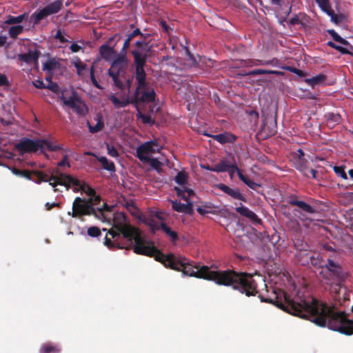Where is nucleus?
I'll list each match as a JSON object with an SVG mask.
<instances>
[{
	"instance_id": "1",
	"label": "nucleus",
	"mask_w": 353,
	"mask_h": 353,
	"mask_svg": "<svg viewBox=\"0 0 353 353\" xmlns=\"http://www.w3.org/2000/svg\"><path fill=\"white\" fill-rule=\"evenodd\" d=\"M172 270L182 272L183 274L214 281L219 285L231 286L246 296H255L258 293L257 283L253 276L233 270H210L206 265L200 267L181 256H177Z\"/></svg>"
},
{
	"instance_id": "2",
	"label": "nucleus",
	"mask_w": 353,
	"mask_h": 353,
	"mask_svg": "<svg viewBox=\"0 0 353 353\" xmlns=\"http://www.w3.org/2000/svg\"><path fill=\"white\" fill-rule=\"evenodd\" d=\"M112 221L113 228L108 231L110 237L106 235L104 239L108 248L129 250L142 236L139 229L130 225L124 212L114 213Z\"/></svg>"
},
{
	"instance_id": "3",
	"label": "nucleus",
	"mask_w": 353,
	"mask_h": 353,
	"mask_svg": "<svg viewBox=\"0 0 353 353\" xmlns=\"http://www.w3.org/2000/svg\"><path fill=\"white\" fill-rule=\"evenodd\" d=\"M145 239L141 236L131 248L134 252L137 254L145 255L150 257H154L157 261L164 265L166 268H172L176 259V256L173 254L165 255L153 243L151 245H145Z\"/></svg>"
},
{
	"instance_id": "4",
	"label": "nucleus",
	"mask_w": 353,
	"mask_h": 353,
	"mask_svg": "<svg viewBox=\"0 0 353 353\" xmlns=\"http://www.w3.org/2000/svg\"><path fill=\"white\" fill-rule=\"evenodd\" d=\"M128 63L129 59L127 56L117 54L108 71L114 85L120 90H123L125 88L123 79H125Z\"/></svg>"
},
{
	"instance_id": "5",
	"label": "nucleus",
	"mask_w": 353,
	"mask_h": 353,
	"mask_svg": "<svg viewBox=\"0 0 353 353\" xmlns=\"http://www.w3.org/2000/svg\"><path fill=\"white\" fill-rule=\"evenodd\" d=\"M57 174H52L49 176L45 172H37V174L39 176V181H48L49 184L53 187L54 192H58L59 190L56 188L58 185H64L66 190H68L70 188L71 185L74 187H79L83 185V183L78 179L74 178L72 176L63 173H59L57 170Z\"/></svg>"
},
{
	"instance_id": "6",
	"label": "nucleus",
	"mask_w": 353,
	"mask_h": 353,
	"mask_svg": "<svg viewBox=\"0 0 353 353\" xmlns=\"http://www.w3.org/2000/svg\"><path fill=\"white\" fill-rule=\"evenodd\" d=\"M320 275L326 281L327 284L335 285L339 289L344 279L342 268L330 258L323 265Z\"/></svg>"
},
{
	"instance_id": "7",
	"label": "nucleus",
	"mask_w": 353,
	"mask_h": 353,
	"mask_svg": "<svg viewBox=\"0 0 353 353\" xmlns=\"http://www.w3.org/2000/svg\"><path fill=\"white\" fill-rule=\"evenodd\" d=\"M133 57L134 64L135 65V79L137 81V90L143 88L145 86L146 73L144 69L148 59L151 54H142L137 51H130Z\"/></svg>"
},
{
	"instance_id": "8",
	"label": "nucleus",
	"mask_w": 353,
	"mask_h": 353,
	"mask_svg": "<svg viewBox=\"0 0 353 353\" xmlns=\"http://www.w3.org/2000/svg\"><path fill=\"white\" fill-rule=\"evenodd\" d=\"M68 215L72 216L73 218L81 217L85 215H94L99 217V214H96L92 204L88 202L86 199H82L79 196L75 198L72 203V212H68Z\"/></svg>"
},
{
	"instance_id": "9",
	"label": "nucleus",
	"mask_w": 353,
	"mask_h": 353,
	"mask_svg": "<svg viewBox=\"0 0 353 353\" xmlns=\"http://www.w3.org/2000/svg\"><path fill=\"white\" fill-rule=\"evenodd\" d=\"M63 8V1L55 0L42 9L34 12L32 17L34 18V24H37L41 20L52 14L58 13Z\"/></svg>"
},
{
	"instance_id": "10",
	"label": "nucleus",
	"mask_w": 353,
	"mask_h": 353,
	"mask_svg": "<svg viewBox=\"0 0 353 353\" xmlns=\"http://www.w3.org/2000/svg\"><path fill=\"white\" fill-rule=\"evenodd\" d=\"M64 105L73 110L79 117H85L88 112V107L74 91L71 93L68 100L64 101Z\"/></svg>"
},
{
	"instance_id": "11",
	"label": "nucleus",
	"mask_w": 353,
	"mask_h": 353,
	"mask_svg": "<svg viewBox=\"0 0 353 353\" xmlns=\"http://www.w3.org/2000/svg\"><path fill=\"white\" fill-rule=\"evenodd\" d=\"M64 105L73 110L79 117H85L88 112V107L74 91L71 93L68 100L64 101Z\"/></svg>"
},
{
	"instance_id": "12",
	"label": "nucleus",
	"mask_w": 353,
	"mask_h": 353,
	"mask_svg": "<svg viewBox=\"0 0 353 353\" xmlns=\"http://www.w3.org/2000/svg\"><path fill=\"white\" fill-rule=\"evenodd\" d=\"M156 99V93L153 88L145 84L143 88L137 90L136 88L134 99L131 101V103L137 105L140 103H149L154 102Z\"/></svg>"
},
{
	"instance_id": "13",
	"label": "nucleus",
	"mask_w": 353,
	"mask_h": 353,
	"mask_svg": "<svg viewBox=\"0 0 353 353\" xmlns=\"http://www.w3.org/2000/svg\"><path fill=\"white\" fill-rule=\"evenodd\" d=\"M39 139L33 140L28 138H23L16 144V149L21 153L35 152L39 150Z\"/></svg>"
},
{
	"instance_id": "14",
	"label": "nucleus",
	"mask_w": 353,
	"mask_h": 353,
	"mask_svg": "<svg viewBox=\"0 0 353 353\" xmlns=\"http://www.w3.org/2000/svg\"><path fill=\"white\" fill-rule=\"evenodd\" d=\"M139 36L140 39L132 44V48L130 51H137L142 54H151L152 46H150L148 41L150 34H143L141 32Z\"/></svg>"
},
{
	"instance_id": "15",
	"label": "nucleus",
	"mask_w": 353,
	"mask_h": 353,
	"mask_svg": "<svg viewBox=\"0 0 353 353\" xmlns=\"http://www.w3.org/2000/svg\"><path fill=\"white\" fill-rule=\"evenodd\" d=\"M137 157L141 161L143 157H148L147 154L159 152V146L156 141H150L141 144L137 148Z\"/></svg>"
},
{
	"instance_id": "16",
	"label": "nucleus",
	"mask_w": 353,
	"mask_h": 353,
	"mask_svg": "<svg viewBox=\"0 0 353 353\" xmlns=\"http://www.w3.org/2000/svg\"><path fill=\"white\" fill-rule=\"evenodd\" d=\"M219 190H221L226 194L230 196L232 198L239 199L241 201L246 202L247 199L245 196L241 194L238 188L232 189L224 183H219L217 185Z\"/></svg>"
},
{
	"instance_id": "17",
	"label": "nucleus",
	"mask_w": 353,
	"mask_h": 353,
	"mask_svg": "<svg viewBox=\"0 0 353 353\" xmlns=\"http://www.w3.org/2000/svg\"><path fill=\"white\" fill-rule=\"evenodd\" d=\"M12 172L19 176L26 178L28 180L33 181L37 183H40L41 182H44L43 181H39V176H37V172H43L42 171L34 170L29 171L26 170H19L17 168H14L12 170Z\"/></svg>"
},
{
	"instance_id": "18",
	"label": "nucleus",
	"mask_w": 353,
	"mask_h": 353,
	"mask_svg": "<svg viewBox=\"0 0 353 353\" xmlns=\"http://www.w3.org/2000/svg\"><path fill=\"white\" fill-rule=\"evenodd\" d=\"M39 55L40 52L39 50H34L32 51L29 50L27 53L18 54L17 58L20 61L25 62L28 64L32 63L37 64Z\"/></svg>"
},
{
	"instance_id": "19",
	"label": "nucleus",
	"mask_w": 353,
	"mask_h": 353,
	"mask_svg": "<svg viewBox=\"0 0 353 353\" xmlns=\"http://www.w3.org/2000/svg\"><path fill=\"white\" fill-rule=\"evenodd\" d=\"M235 211L241 216L248 218L252 223H261V220L258 216L244 205H241V206L235 208Z\"/></svg>"
},
{
	"instance_id": "20",
	"label": "nucleus",
	"mask_w": 353,
	"mask_h": 353,
	"mask_svg": "<svg viewBox=\"0 0 353 353\" xmlns=\"http://www.w3.org/2000/svg\"><path fill=\"white\" fill-rule=\"evenodd\" d=\"M101 196L96 195V194L87 199L88 202L89 201V203L92 204V207L94 209L96 214L98 212L101 215L103 216V212L110 211V207L107 205L106 203H104L101 208L97 206L101 202Z\"/></svg>"
},
{
	"instance_id": "21",
	"label": "nucleus",
	"mask_w": 353,
	"mask_h": 353,
	"mask_svg": "<svg viewBox=\"0 0 353 353\" xmlns=\"http://www.w3.org/2000/svg\"><path fill=\"white\" fill-rule=\"evenodd\" d=\"M116 45L117 41L112 46H109L108 44H103L99 47V53L104 60L109 61L116 54V50H114Z\"/></svg>"
},
{
	"instance_id": "22",
	"label": "nucleus",
	"mask_w": 353,
	"mask_h": 353,
	"mask_svg": "<svg viewBox=\"0 0 353 353\" xmlns=\"http://www.w3.org/2000/svg\"><path fill=\"white\" fill-rule=\"evenodd\" d=\"M236 166V165H232L227 162V161L222 159L219 163L215 164L212 169L213 172H228L230 174L236 172V170L233 169V167Z\"/></svg>"
},
{
	"instance_id": "23",
	"label": "nucleus",
	"mask_w": 353,
	"mask_h": 353,
	"mask_svg": "<svg viewBox=\"0 0 353 353\" xmlns=\"http://www.w3.org/2000/svg\"><path fill=\"white\" fill-rule=\"evenodd\" d=\"M233 169L236 170L240 180L242 181L245 185H247L250 189L257 191V189L261 187V184L255 183L248 176L244 175L242 171L237 166L233 167Z\"/></svg>"
},
{
	"instance_id": "24",
	"label": "nucleus",
	"mask_w": 353,
	"mask_h": 353,
	"mask_svg": "<svg viewBox=\"0 0 353 353\" xmlns=\"http://www.w3.org/2000/svg\"><path fill=\"white\" fill-rule=\"evenodd\" d=\"M203 134L206 137H212L214 140H216L221 144L231 143L235 140L234 136L228 133H221L215 135H211L208 133H204Z\"/></svg>"
},
{
	"instance_id": "25",
	"label": "nucleus",
	"mask_w": 353,
	"mask_h": 353,
	"mask_svg": "<svg viewBox=\"0 0 353 353\" xmlns=\"http://www.w3.org/2000/svg\"><path fill=\"white\" fill-rule=\"evenodd\" d=\"M172 209L178 212H185L190 214L192 212V203L187 202L188 203H181L177 201H171Z\"/></svg>"
},
{
	"instance_id": "26",
	"label": "nucleus",
	"mask_w": 353,
	"mask_h": 353,
	"mask_svg": "<svg viewBox=\"0 0 353 353\" xmlns=\"http://www.w3.org/2000/svg\"><path fill=\"white\" fill-rule=\"evenodd\" d=\"M61 351L60 346L52 343H45L39 349V353H60Z\"/></svg>"
},
{
	"instance_id": "27",
	"label": "nucleus",
	"mask_w": 353,
	"mask_h": 353,
	"mask_svg": "<svg viewBox=\"0 0 353 353\" xmlns=\"http://www.w3.org/2000/svg\"><path fill=\"white\" fill-rule=\"evenodd\" d=\"M141 161L148 163L158 173H161L162 172L161 167L163 163L160 162L157 158L143 157V159H141Z\"/></svg>"
},
{
	"instance_id": "28",
	"label": "nucleus",
	"mask_w": 353,
	"mask_h": 353,
	"mask_svg": "<svg viewBox=\"0 0 353 353\" xmlns=\"http://www.w3.org/2000/svg\"><path fill=\"white\" fill-rule=\"evenodd\" d=\"M324 117L327 123L332 126L339 124L341 121V116L339 113L327 112Z\"/></svg>"
},
{
	"instance_id": "29",
	"label": "nucleus",
	"mask_w": 353,
	"mask_h": 353,
	"mask_svg": "<svg viewBox=\"0 0 353 353\" xmlns=\"http://www.w3.org/2000/svg\"><path fill=\"white\" fill-rule=\"evenodd\" d=\"M95 157L101 163L103 169L111 172H114L116 171L114 163L112 161H109L105 157Z\"/></svg>"
},
{
	"instance_id": "30",
	"label": "nucleus",
	"mask_w": 353,
	"mask_h": 353,
	"mask_svg": "<svg viewBox=\"0 0 353 353\" xmlns=\"http://www.w3.org/2000/svg\"><path fill=\"white\" fill-rule=\"evenodd\" d=\"M39 145L41 147H39V150L41 152H43L45 150L48 151H57L60 149V147L57 145L52 144L51 142L46 140V139H39Z\"/></svg>"
},
{
	"instance_id": "31",
	"label": "nucleus",
	"mask_w": 353,
	"mask_h": 353,
	"mask_svg": "<svg viewBox=\"0 0 353 353\" xmlns=\"http://www.w3.org/2000/svg\"><path fill=\"white\" fill-rule=\"evenodd\" d=\"M294 168L301 172L304 176H308L307 171L309 170L307 166V161L306 159L295 160Z\"/></svg>"
},
{
	"instance_id": "32",
	"label": "nucleus",
	"mask_w": 353,
	"mask_h": 353,
	"mask_svg": "<svg viewBox=\"0 0 353 353\" xmlns=\"http://www.w3.org/2000/svg\"><path fill=\"white\" fill-rule=\"evenodd\" d=\"M161 228L170 238V241L172 243H175L178 240L179 236L177 232L172 230L165 223H161Z\"/></svg>"
},
{
	"instance_id": "33",
	"label": "nucleus",
	"mask_w": 353,
	"mask_h": 353,
	"mask_svg": "<svg viewBox=\"0 0 353 353\" xmlns=\"http://www.w3.org/2000/svg\"><path fill=\"white\" fill-rule=\"evenodd\" d=\"M274 74L277 75H281L283 74V72L276 71V70H264V69H255L253 70L250 71L247 74L248 75H259V74Z\"/></svg>"
},
{
	"instance_id": "34",
	"label": "nucleus",
	"mask_w": 353,
	"mask_h": 353,
	"mask_svg": "<svg viewBox=\"0 0 353 353\" xmlns=\"http://www.w3.org/2000/svg\"><path fill=\"white\" fill-rule=\"evenodd\" d=\"M326 79V76L323 74H319L315 77H313L310 79H306V83L311 85L312 86H314L316 85H319L322 83Z\"/></svg>"
},
{
	"instance_id": "35",
	"label": "nucleus",
	"mask_w": 353,
	"mask_h": 353,
	"mask_svg": "<svg viewBox=\"0 0 353 353\" xmlns=\"http://www.w3.org/2000/svg\"><path fill=\"white\" fill-rule=\"evenodd\" d=\"M109 99L114 104L115 108H123L131 103L128 99L121 101L114 95H110Z\"/></svg>"
},
{
	"instance_id": "36",
	"label": "nucleus",
	"mask_w": 353,
	"mask_h": 353,
	"mask_svg": "<svg viewBox=\"0 0 353 353\" xmlns=\"http://www.w3.org/2000/svg\"><path fill=\"white\" fill-rule=\"evenodd\" d=\"M26 17V13H23V14H20L17 17L8 15L7 17V19L5 21V23L9 24V25L18 24V23L23 22V21L25 19Z\"/></svg>"
},
{
	"instance_id": "37",
	"label": "nucleus",
	"mask_w": 353,
	"mask_h": 353,
	"mask_svg": "<svg viewBox=\"0 0 353 353\" xmlns=\"http://www.w3.org/2000/svg\"><path fill=\"white\" fill-rule=\"evenodd\" d=\"M294 203L296 205V206L299 207L300 209H301L303 211L310 213V214H314L316 210L314 207L311 206L310 205L307 204V203L300 201L299 202H294Z\"/></svg>"
},
{
	"instance_id": "38",
	"label": "nucleus",
	"mask_w": 353,
	"mask_h": 353,
	"mask_svg": "<svg viewBox=\"0 0 353 353\" xmlns=\"http://www.w3.org/2000/svg\"><path fill=\"white\" fill-rule=\"evenodd\" d=\"M23 31V27L21 25L11 26L8 30V34L12 39H16L18 35Z\"/></svg>"
},
{
	"instance_id": "39",
	"label": "nucleus",
	"mask_w": 353,
	"mask_h": 353,
	"mask_svg": "<svg viewBox=\"0 0 353 353\" xmlns=\"http://www.w3.org/2000/svg\"><path fill=\"white\" fill-rule=\"evenodd\" d=\"M59 65V63L54 59H50L43 63V70L51 72Z\"/></svg>"
},
{
	"instance_id": "40",
	"label": "nucleus",
	"mask_w": 353,
	"mask_h": 353,
	"mask_svg": "<svg viewBox=\"0 0 353 353\" xmlns=\"http://www.w3.org/2000/svg\"><path fill=\"white\" fill-rule=\"evenodd\" d=\"M328 33L332 36L335 41L339 42L344 46L348 45V41L341 37L337 32H335L334 30H329Z\"/></svg>"
},
{
	"instance_id": "41",
	"label": "nucleus",
	"mask_w": 353,
	"mask_h": 353,
	"mask_svg": "<svg viewBox=\"0 0 353 353\" xmlns=\"http://www.w3.org/2000/svg\"><path fill=\"white\" fill-rule=\"evenodd\" d=\"M88 124L89 131L91 133H97L101 131L104 127V123L103 121L101 119H99V121H97V124L94 126H92L89 122H88Z\"/></svg>"
},
{
	"instance_id": "42",
	"label": "nucleus",
	"mask_w": 353,
	"mask_h": 353,
	"mask_svg": "<svg viewBox=\"0 0 353 353\" xmlns=\"http://www.w3.org/2000/svg\"><path fill=\"white\" fill-rule=\"evenodd\" d=\"M310 261L314 268H321L323 269L324 264L321 258L312 255L310 256Z\"/></svg>"
},
{
	"instance_id": "43",
	"label": "nucleus",
	"mask_w": 353,
	"mask_h": 353,
	"mask_svg": "<svg viewBox=\"0 0 353 353\" xmlns=\"http://www.w3.org/2000/svg\"><path fill=\"white\" fill-rule=\"evenodd\" d=\"M345 167L344 165L334 166L333 170L338 176H340L342 179L346 180L348 177L346 172H345Z\"/></svg>"
},
{
	"instance_id": "44",
	"label": "nucleus",
	"mask_w": 353,
	"mask_h": 353,
	"mask_svg": "<svg viewBox=\"0 0 353 353\" xmlns=\"http://www.w3.org/2000/svg\"><path fill=\"white\" fill-rule=\"evenodd\" d=\"M73 65L77 68V73L78 76H81L83 71L86 68V65L83 63L79 58L73 63Z\"/></svg>"
},
{
	"instance_id": "45",
	"label": "nucleus",
	"mask_w": 353,
	"mask_h": 353,
	"mask_svg": "<svg viewBox=\"0 0 353 353\" xmlns=\"http://www.w3.org/2000/svg\"><path fill=\"white\" fill-rule=\"evenodd\" d=\"M145 223L150 228L152 234H154L157 230H161V223H159L154 219H150Z\"/></svg>"
},
{
	"instance_id": "46",
	"label": "nucleus",
	"mask_w": 353,
	"mask_h": 353,
	"mask_svg": "<svg viewBox=\"0 0 353 353\" xmlns=\"http://www.w3.org/2000/svg\"><path fill=\"white\" fill-rule=\"evenodd\" d=\"M188 176L183 172H179L175 176V182L179 185H185L187 183Z\"/></svg>"
},
{
	"instance_id": "47",
	"label": "nucleus",
	"mask_w": 353,
	"mask_h": 353,
	"mask_svg": "<svg viewBox=\"0 0 353 353\" xmlns=\"http://www.w3.org/2000/svg\"><path fill=\"white\" fill-rule=\"evenodd\" d=\"M88 234L91 237H98L101 234V230L97 226H91L88 229Z\"/></svg>"
},
{
	"instance_id": "48",
	"label": "nucleus",
	"mask_w": 353,
	"mask_h": 353,
	"mask_svg": "<svg viewBox=\"0 0 353 353\" xmlns=\"http://www.w3.org/2000/svg\"><path fill=\"white\" fill-rule=\"evenodd\" d=\"M81 191L85 192L89 196L96 194L95 190L85 182H83V185L81 186Z\"/></svg>"
},
{
	"instance_id": "49",
	"label": "nucleus",
	"mask_w": 353,
	"mask_h": 353,
	"mask_svg": "<svg viewBox=\"0 0 353 353\" xmlns=\"http://www.w3.org/2000/svg\"><path fill=\"white\" fill-rule=\"evenodd\" d=\"M138 117L141 119L143 123L152 125L154 123V121L152 120L151 117L148 114L139 113Z\"/></svg>"
},
{
	"instance_id": "50",
	"label": "nucleus",
	"mask_w": 353,
	"mask_h": 353,
	"mask_svg": "<svg viewBox=\"0 0 353 353\" xmlns=\"http://www.w3.org/2000/svg\"><path fill=\"white\" fill-rule=\"evenodd\" d=\"M121 35L120 34H114L112 37H110L106 43L105 44H108L109 46H112L114 43L117 41V43L118 41L121 39Z\"/></svg>"
},
{
	"instance_id": "51",
	"label": "nucleus",
	"mask_w": 353,
	"mask_h": 353,
	"mask_svg": "<svg viewBox=\"0 0 353 353\" xmlns=\"http://www.w3.org/2000/svg\"><path fill=\"white\" fill-rule=\"evenodd\" d=\"M130 46V41H129L128 39H125L123 47L118 54L121 56H127L128 50L129 49Z\"/></svg>"
},
{
	"instance_id": "52",
	"label": "nucleus",
	"mask_w": 353,
	"mask_h": 353,
	"mask_svg": "<svg viewBox=\"0 0 353 353\" xmlns=\"http://www.w3.org/2000/svg\"><path fill=\"white\" fill-rule=\"evenodd\" d=\"M174 190L176 191L177 196L181 197L182 199L188 202V198L185 194V188H184V190H182L179 188L175 187Z\"/></svg>"
},
{
	"instance_id": "53",
	"label": "nucleus",
	"mask_w": 353,
	"mask_h": 353,
	"mask_svg": "<svg viewBox=\"0 0 353 353\" xmlns=\"http://www.w3.org/2000/svg\"><path fill=\"white\" fill-rule=\"evenodd\" d=\"M107 150H108V154L112 157H119V152L112 145H110V144L106 145Z\"/></svg>"
},
{
	"instance_id": "54",
	"label": "nucleus",
	"mask_w": 353,
	"mask_h": 353,
	"mask_svg": "<svg viewBox=\"0 0 353 353\" xmlns=\"http://www.w3.org/2000/svg\"><path fill=\"white\" fill-rule=\"evenodd\" d=\"M141 34V30L139 28H136L135 30H134L132 32H130L129 34H128L126 35V39H128L129 41H132V40L139 36V34Z\"/></svg>"
},
{
	"instance_id": "55",
	"label": "nucleus",
	"mask_w": 353,
	"mask_h": 353,
	"mask_svg": "<svg viewBox=\"0 0 353 353\" xmlns=\"http://www.w3.org/2000/svg\"><path fill=\"white\" fill-rule=\"evenodd\" d=\"M46 88L49 89L50 90L52 91L54 93L58 94L59 92V86L57 83L50 81V83L48 86H46Z\"/></svg>"
},
{
	"instance_id": "56",
	"label": "nucleus",
	"mask_w": 353,
	"mask_h": 353,
	"mask_svg": "<svg viewBox=\"0 0 353 353\" xmlns=\"http://www.w3.org/2000/svg\"><path fill=\"white\" fill-rule=\"evenodd\" d=\"M316 2L322 10H325L327 7H330L329 0H316Z\"/></svg>"
},
{
	"instance_id": "57",
	"label": "nucleus",
	"mask_w": 353,
	"mask_h": 353,
	"mask_svg": "<svg viewBox=\"0 0 353 353\" xmlns=\"http://www.w3.org/2000/svg\"><path fill=\"white\" fill-rule=\"evenodd\" d=\"M281 68L283 69H285L291 72H293L299 76H302L303 75V71L299 70V69H297L294 67H291V66H288L286 68H284V67H281Z\"/></svg>"
},
{
	"instance_id": "58",
	"label": "nucleus",
	"mask_w": 353,
	"mask_h": 353,
	"mask_svg": "<svg viewBox=\"0 0 353 353\" xmlns=\"http://www.w3.org/2000/svg\"><path fill=\"white\" fill-rule=\"evenodd\" d=\"M54 37L58 39L61 43H66V42H68V40L66 39L63 34H62V32L61 31V30H58L56 32V34L54 36Z\"/></svg>"
},
{
	"instance_id": "59",
	"label": "nucleus",
	"mask_w": 353,
	"mask_h": 353,
	"mask_svg": "<svg viewBox=\"0 0 353 353\" xmlns=\"http://www.w3.org/2000/svg\"><path fill=\"white\" fill-rule=\"evenodd\" d=\"M90 79L92 82V83L97 87L100 88L95 77H94V66H92L90 68Z\"/></svg>"
},
{
	"instance_id": "60",
	"label": "nucleus",
	"mask_w": 353,
	"mask_h": 353,
	"mask_svg": "<svg viewBox=\"0 0 353 353\" xmlns=\"http://www.w3.org/2000/svg\"><path fill=\"white\" fill-rule=\"evenodd\" d=\"M46 209L47 210H50L54 207L61 208V203H49L47 202L45 205Z\"/></svg>"
},
{
	"instance_id": "61",
	"label": "nucleus",
	"mask_w": 353,
	"mask_h": 353,
	"mask_svg": "<svg viewBox=\"0 0 353 353\" xmlns=\"http://www.w3.org/2000/svg\"><path fill=\"white\" fill-rule=\"evenodd\" d=\"M70 49L72 52H77L82 50V47L78 45L77 43H72L70 46Z\"/></svg>"
},
{
	"instance_id": "62",
	"label": "nucleus",
	"mask_w": 353,
	"mask_h": 353,
	"mask_svg": "<svg viewBox=\"0 0 353 353\" xmlns=\"http://www.w3.org/2000/svg\"><path fill=\"white\" fill-rule=\"evenodd\" d=\"M8 84L7 77L5 74H0V86L8 85Z\"/></svg>"
},
{
	"instance_id": "63",
	"label": "nucleus",
	"mask_w": 353,
	"mask_h": 353,
	"mask_svg": "<svg viewBox=\"0 0 353 353\" xmlns=\"http://www.w3.org/2000/svg\"><path fill=\"white\" fill-rule=\"evenodd\" d=\"M289 23L292 26H295L301 23V21L299 17L297 15H295L294 17H292L290 19Z\"/></svg>"
},
{
	"instance_id": "64",
	"label": "nucleus",
	"mask_w": 353,
	"mask_h": 353,
	"mask_svg": "<svg viewBox=\"0 0 353 353\" xmlns=\"http://www.w3.org/2000/svg\"><path fill=\"white\" fill-rule=\"evenodd\" d=\"M65 165H67L68 167H70V163L68 162V157L65 155L64 156V157L63 158V159L58 163V166L59 167H63Z\"/></svg>"
}]
</instances>
